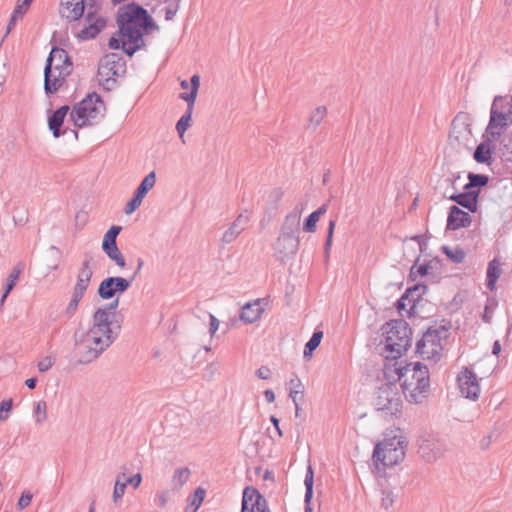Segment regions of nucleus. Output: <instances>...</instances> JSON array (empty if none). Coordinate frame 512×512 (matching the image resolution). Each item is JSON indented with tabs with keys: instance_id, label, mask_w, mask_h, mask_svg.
Returning a JSON list of instances; mask_svg holds the SVG:
<instances>
[{
	"instance_id": "nucleus-34",
	"label": "nucleus",
	"mask_w": 512,
	"mask_h": 512,
	"mask_svg": "<svg viewBox=\"0 0 512 512\" xmlns=\"http://www.w3.org/2000/svg\"><path fill=\"white\" fill-rule=\"evenodd\" d=\"M205 497V490L201 487H198L194 494L189 497L188 505L185 508V512H196L198 508L201 506Z\"/></svg>"
},
{
	"instance_id": "nucleus-51",
	"label": "nucleus",
	"mask_w": 512,
	"mask_h": 512,
	"mask_svg": "<svg viewBox=\"0 0 512 512\" xmlns=\"http://www.w3.org/2000/svg\"><path fill=\"white\" fill-rule=\"evenodd\" d=\"M319 219L315 214L311 213L304 221L303 230L305 232L313 233L316 231V223Z\"/></svg>"
},
{
	"instance_id": "nucleus-32",
	"label": "nucleus",
	"mask_w": 512,
	"mask_h": 512,
	"mask_svg": "<svg viewBox=\"0 0 512 512\" xmlns=\"http://www.w3.org/2000/svg\"><path fill=\"white\" fill-rule=\"evenodd\" d=\"M191 83V91L189 93H181L180 98L187 102L189 106H194L198 89L200 86V77L199 75L195 74L190 79Z\"/></svg>"
},
{
	"instance_id": "nucleus-3",
	"label": "nucleus",
	"mask_w": 512,
	"mask_h": 512,
	"mask_svg": "<svg viewBox=\"0 0 512 512\" xmlns=\"http://www.w3.org/2000/svg\"><path fill=\"white\" fill-rule=\"evenodd\" d=\"M399 386L408 402L422 403L428 396L430 387L428 368L420 362L406 364Z\"/></svg>"
},
{
	"instance_id": "nucleus-20",
	"label": "nucleus",
	"mask_w": 512,
	"mask_h": 512,
	"mask_svg": "<svg viewBox=\"0 0 512 512\" xmlns=\"http://www.w3.org/2000/svg\"><path fill=\"white\" fill-rule=\"evenodd\" d=\"M68 112H69V106L64 105V106L60 107L59 109H57L55 112H53L51 116H49L48 126H49V129L52 131L53 136L55 138H59L61 135H63L65 133L64 131H61L60 128H61Z\"/></svg>"
},
{
	"instance_id": "nucleus-43",
	"label": "nucleus",
	"mask_w": 512,
	"mask_h": 512,
	"mask_svg": "<svg viewBox=\"0 0 512 512\" xmlns=\"http://www.w3.org/2000/svg\"><path fill=\"white\" fill-rule=\"evenodd\" d=\"M122 230L121 226L113 225L109 228V230L105 233L102 246L115 245L116 238L120 234Z\"/></svg>"
},
{
	"instance_id": "nucleus-63",
	"label": "nucleus",
	"mask_w": 512,
	"mask_h": 512,
	"mask_svg": "<svg viewBox=\"0 0 512 512\" xmlns=\"http://www.w3.org/2000/svg\"><path fill=\"white\" fill-rule=\"evenodd\" d=\"M87 8V12L89 9L93 11V14L96 15V11L98 6L96 5V0H84V8Z\"/></svg>"
},
{
	"instance_id": "nucleus-10",
	"label": "nucleus",
	"mask_w": 512,
	"mask_h": 512,
	"mask_svg": "<svg viewBox=\"0 0 512 512\" xmlns=\"http://www.w3.org/2000/svg\"><path fill=\"white\" fill-rule=\"evenodd\" d=\"M126 72V63L118 53H109L101 58L98 71V83L105 89L110 90L116 83V78L124 75Z\"/></svg>"
},
{
	"instance_id": "nucleus-60",
	"label": "nucleus",
	"mask_w": 512,
	"mask_h": 512,
	"mask_svg": "<svg viewBox=\"0 0 512 512\" xmlns=\"http://www.w3.org/2000/svg\"><path fill=\"white\" fill-rule=\"evenodd\" d=\"M429 266L426 264H421L418 267L413 266L411 268V275H419V276H425L428 274Z\"/></svg>"
},
{
	"instance_id": "nucleus-36",
	"label": "nucleus",
	"mask_w": 512,
	"mask_h": 512,
	"mask_svg": "<svg viewBox=\"0 0 512 512\" xmlns=\"http://www.w3.org/2000/svg\"><path fill=\"white\" fill-rule=\"evenodd\" d=\"M442 250L444 254L448 257V259H450L454 263L463 262L466 256L464 250L458 246H443Z\"/></svg>"
},
{
	"instance_id": "nucleus-50",
	"label": "nucleus",
	"mask_w": 512,
	"mask_h": 512,
	"mask_svg": "<svg viewBox=\"0 0 512 512\" xmlns=\"http://www.w3.org/2000/svg\"><path fill=\"white\" fill-rule=\"evenodd\" d=\"M33 495L29 490H24L17 502V508L23 510L31 504Z\"/></svg>"
},
{
	"instance_id": "nucleus-41",
	"label": "nucleus",
	"mask_w": 512,
	"mask_h": 512,
	"mask_svg": "<svg viewBox=\"0 0 512 512\" xmlns=\"http://www.w3.org/2000/svg\"><path fill=\"white\" fill-rule=\"evenodd\" d=\"M459 201L458 204L471 212H475L477 210V203L475 201V195H471L470 193H459Z\"/></svg>"
},
{
	"instance_id": "nucleus-6",
	"label": "nucleus",
	"mask_w": 512,
	"mask_h": 512,
	"mask_svg": "<svg viewBox=\"0 0 512 512\" xmlns=\"http://www.w3.org/2000/svg\"><path fill=\"white\" fill-rule=\"evenodd\" d=\"M105 110L101 97L92 93L73 107L70 117L76 127L82 128L98 124L103 119Z\"/></svg>"
},
{
	"instance_id": "nucleus-55",
	"label": "nucleus",
	"mask_w": 512,
	"mask_h": 512,
	"mask_svg": "<svg viewBox=\"0 0 512 512\" xmlns=\"http://www.w3.org/2000/svg\"><path fill=\"white\" fill-rule=\"evenodd\" d=\"M142 201L143 200L140 197H138L134 194L132 199L130 201H128L125 206V210H124L125 213L127 215L132 214L142 204Z\"/></svg>"
},
{
	"instance_id": "nucleus-14",
	"label": "nucleus",
	"mask_w": 512,
	"mask_h": 512,
	"mask_svg": "<svg viewBox=\"0 0 512 512\" xmlns=\"http://www.w3.org/2000/svg\"><path fill=\"white\" fill-rule=\"evenodd\" d=\"M45 67L47 80L49 81L50 70L54 69L62 75H69L72 70V63L68 53L64 49L54 47L47 58Z\"/></svg>"
},
{
	"instance_id": "nucleus-48",
	"label": "nucleus",
	"mask_w": 512,
	"mask_h": 512,
	"mask_svg": "<svg viewBox=\"0 0 512 512\" xmlns=\"http://www.w3.org/2000/svg\"><path fill=\"white\" fill-rule=\"evenodd\" d=\"M252 216V212L250 213H241L238 215L236 220L233 222L234 228H238L240 232H242L248 225L250 218Z\"/></svg>"
},
{
	"instance_id": "nucleus-8",
	"label": "nucleus",
	"mask_w": 512,
	"mask_h": 512,
	"mask_svg": "<svg viewBox=\"0 0 512 512\" xmlns=\"http://www.w3.org/2000/svg\"><path fill=\"white\" fill-rule=\"evenodd\" d=\"M402 397L398 385H380L373 399V405L384 417L397 416L402 409Z\"/></svg>"
},
{
	"instance_id": "nucleus-46",
	"label": "nucleus",
	"mask_w": 512,
	"mask_h": 512,
	"mask_svg": "<svg viewBox=\"0 0 512 512\" xmlns=\"http://www.w3.org/2000/svg\"><path fill=\"white\" fill-rule=\"evenodd\" d=\"M496 306H497V301L494 298L487 299V303L484 307V312L482 314V320L485 323L491 322Z\"/></svg>"
},
{
	"instance_id": "nucleus-37",
	"label": "nucleus",
	"mask_w": 512,
	"mask_h": 512,
	"mask_svg": "<svg viewBox=\"0 0 512 512\" xmlns=\"http://www.w3.org/2000/svg\"><path fill=\"white\" fill-rule=\"evenodd\" d=\"M22 272V267L21 265H17L13 268L12 272L10 273L9 277H8V282H7V285H6V288H5V291L3 293V296L1 298V304L4 303L6 297L8 296V294L11 292V290L14 288V286L16 285V282L17 280L19 279V276Z\"/></svg>"
},
{
	"instance_id": "nucleus-49",
	"label": "nucleus",
	"mask_w": 512,
	"mask_h": 512,
	"mask_svg": "<svg viewBox=\"0 0 512 512\" xmlns=\"http://www.w3.org/2000/svg\"><path fill=\"white\" fill-rule=\"evenodd\" d=\"M240 233V230L238 228H234V224L232 223V225L224 232L222 242L224 244H229L233 242Z\"/></svg>"
},
{
	"instance_id": "nucleus-16",
	"label": "nucleus",
	"mask_w": 512,
	"mask_h": 512,
	"mask_svg": "<svg viewBox=\"0 0 512 512\" xmlns=\"http://www.w3.org/2000/svg\"><path fill=\"white\" fill-rule=\"evenodd\" d=\"M398 358H386V362L383 367V378L381 379L382 385H398V382H402V374L404 367L402 361H398Z\"/></svg>"
},
{
	"instance_id": "nucleus-21",
	"label": "nucleus",
	"mask_w": 512,
	"mask_h": 512,
	"mask_svg": "<svg viewBox=\"0 0 512 512\" xmlns=\"http://www.w3.org/2000/svg\"><path fill=\"white\" fill-rule=\"evenodd\" d=\"M493 141L494 140H489L488 137H486V140L477 146L474 152V159L476 162L488 165L492 163Z\"/></svg>"
},
{
	"instance_id": "nucleus-7",
	"label": "nucleus",
	"mask_w": 512,
	"mask_h": 512,
	"mask_svg": "<svg viewBox=\"0 0 512 512\" xmlns=\"http://www.w3.org/2000/svg\"><path fill=\"white\" fill-rule=\"evenodd\" d=\"M302 210L295 209L285 217L275 251L282 260L294 255L299 248V226Z\"/></svg>"
},
{
	"instance_id": "nucleus-2",
	"label": "nucleus",
	"mask_w": 512,
	"mask_h": 512,
	"mask_svg": "<svg viewBox=\"0 0 512 512\" xmlns=\"http://www.w3.org/2000/svg\"><path fill=\"white\" fill-rule=\"evenodd\" d=\"M117 23L123 38L121 48L130 57L144 46L143 30L157 28L147 10L135 4L127 5L119 11Z\"/></svg>"
},
{
	"instance_id": "nucleus-42",
	"label": "nucleus",
	"mask_w": 512,
	"mask_h": 512,
	"mask_svg": "<svg viewBox=\"0 0 512 512\" xmlns=\"http://www.w3.org/2000/svg\"><path fill=\"white\" fill-rule=\"evenodd\" d=\"M323 337V333L321 331H316L313 333L310 340L306 343L304 348V356L312 355V352L320 345L321 339Z\"/></svg>"
},
{
	"instance_id": "nucleus-26",
	"label": "nucleus",
	"mask_w": 512,
	"mask_h": 512,
	"mask_svg": "<svg viewBox=\"0 0 512 512\" xmlns=\"http://www.w3.org/2000/svg\"><path fill=\"white\" fill-rule=\"evenodd\" d=\"M313 482H314V472H313L311 465H309L307 468V472H306L305 480H304V484H305V488H306L305 498H304L305 512H313V510L310 506V502H311V499L313 496Z\"/></svg>"
},
{
	"instance_id": "nucleus-59",
	"label": "nucleus",
	"mask_w": 512,
	"mask_h": 512,
	"mask_svg": "<svg viewBox=\"0 0 512 512\" xmlns=\"http://www.w3.org/2000/svg\"><path fill=\"white\" fill-rule=\"evenodd\" d=\"M123 481L125 482V484H130L132 485L134 488H138L139 485L141 484V481H142V476L140 473H137L131 477H127V478H123Z\"/></svg>"
},
{
	"instance_id": "nucleus-25",
	"label": "nucleus",
	"mask_w": 512,
	"mask_h": 512,
	"mask_svg": "<svg viewBox=\"0 0 512 512\" xmlns=\"http://www.w3.org/2000/svg\"><path fill=\"white\" fill-rule=\"evenodd\" d=\"M289 397L291 398L294 405H297V402H303L304 400V385L302 381L298 378H292L289 383Z\"/></svg>"
},
{
	"instance_id": "nucleus-40",
	"label": "nucleus",
	"mask_w": 512,
	"mask_h": 512,
	"mask_svg": "<svg viewBox=\"0 0 512 512\" xmlns=\"http://www.w3.org/2000/svg\"><path fill=\"white\" fill-rule=\"evenodd\" d=\"M469 183L464 186V189H474L485 186L488 183V176L482 174H468Z\"/></svg>"
},
{
	"instance_id": "nucleus-18",
	"label": "nucleus",
	"mask_w": 512,
	"mask_h": 512,
	"mask_svg": "<svg viewBox=\"0 0 512 512\" xmlns=\"http://www.w3.org/2000/svg\"><path fill=\"white\" fill-rule=\"evenodd\" d=\"M59 12L69 21L79 20L84 13V0H61Z\"/></svg>"
},
{
	"instance_id": "nucleus-33",
	"label": "nucleus",
	"mask_w": 512,
	"mask_h": 512,
	"mask_svg": "<svg viewBox=\"0 0 512 512\" xmlns=\"http://www.w3.org/2000/svg\"><path fill=\"white\" fill-rule=\"evenodd\" d=\"M102 250L112 261L115 262L117 266H119L120 268H124L126 266L125 258L119 250V248L117 247V244L102 246Z\"/></svg>"
},
{
	"instance_id": "nucleus-64",
	"label": "nucleus",
	"mask_w": 512,
	"mask_h": 512,
	"mask_svg": "<svg viewBox=\"0 0 512 512\" xmlns=\"http://www.w3.org/2000/svg\"><path fill=\"white\" fill-rule=\"evenodd\" d=\"M268 305L267 299H259L258 298V319L261 316V313L265 310V307Z\"/></svg>"
},
{
	"instance_id": "nucleus-1",
	"label": "nucleus",
	"mask_w": 512,
	"mask_h": 512,
	"mask_svg": "<svg viewBox=\"0 0 512 512\" xmlns=\"http://www.w3.org/2000/svg\"><path fill=\"white\" fill-rule=\"evenodd\" d=\"M103 313L92 316L89 330L76 338V345L81 350V363H91L98 359L117 339L121 323H108Z\"/></svg>"
},
{
	"instance_id": "nucleus-53",
	"label": "nucleus",
	"mask_w": 512,
	"mask_h": 512,
	"mask_svg": "<svg viewBox=\"0 0 512 512\" xmlns=\"http://www.w3.org/2000/svg\"><path fill=\"white\" fill-rule=\"evenodd\" d=\"M54 363H55L54 357L45 356L43 359H41L38 362L37 367L41 373H44V372L48 371L54 365Z\"/></svg>"
},
{
	"instance_id": "nucleus-28",
	"label": "nucleus",
	"mask_w": 512,
	"mask_h": 512,
	"mask_svg": "<svg viewBox=\"0 0 512 512\" xmlns=\"http://www.w3.org/2000/svg\"><path fill=\"white\" fill-rule=\"evenodd\" d=\"M155 183L156 173L152 171L144 177L134 194L143 200L149 190L155 186Z\"/></svg>"
},
{
	"instance_id": "nucleus-31",
	"label": "nucleus",
	"mask_w": 512,
	"mask_h": 512,
	"mask_svg": "<svg viewBox=\"0 0 512 512\" xmlns=\"http://www.w3.org/2000/svg\"><path fill=\"white\" fill-rule=\"evenodd\" d=\"M193 107L194 106H189L187 104L186 112L181 116V118L176 123V130L181 139L184 138L185 132L191 126Z\"/></svg>"
},
{
	"instance_id": "nucleus-44",
	"label": "nucleus",
	"mask_w": 512,
	"mask_h": 512,
	"mask_svg": "<svg viewBox=\"0 0 512 512\" xmlns=\"http://www.w3.org/2000/svg\"><path fill=\"white\" fill-rule=\"evenodd\" d=\"M93 276V269L89 259L82 262L81 267L77 274V279L91 282Z\"/></svg>"
},
{
	"instance_id": "nucleus-29",
	"label": "nucleus",
	"mask_w": 512,
	"mask_h": 512,
	"mask_svg": "<svg viewBox=\"0 0 512 512\" xmlns=\"http://www.w3.org/2000/svg\"><path fill=\"white\" fill-rule=\"evenodd\" d=\"M256 496V488L248 486L243 491L242 509L241 512H255L256 501L253 498Z\"/></svg>"
},
{
	"instance_id": "nucleus-52",
	"label": "nucleus",
	"mask_w": 512,
	"mask_h": 512,
	"mask_svg": "<svg viewBox=\"0 0 512 512\" xmlns=\"http://www.w3.org/2000/svg\"><path fill=\"white\" fill-rule=\"evenodd\" d=\"M419 453L423 459L427 462H433L437 459L438 455L433 450L429 449L428 445H421Z\"/></svg>"
},
{
	"instance_id": "nucleus-23",
	"label": "nucleus",
	"mask_w": 512,
	"mask_h": 512,
	"mask_svg": "<svg viewBox=\"0 0 512 512\" xmlns=\"http://www.w3.org/2000/svg\"><path fill=\"white\" fill-rule=\"evenodd\" d=\"M327 116V107L319 105L312 109L309 113L306 129L316 130V128L322 123L324 118Z\"/></svg>"
},
{
	"instance_id": "nucleus-45",
	"label": "nucleus",
	"mask_w": 512,
	"mask_h": 512,
	"mask_svg": "<svg viewBox=\"0 0 512 512\" xmlns=\"http://www.w3.org/2000/svg\"><path fill=\"white\" fill-rule=\"evenodd\" d=\"M82 298H83L82 295H79L77 293L72 292L71 299H70V301H69V303H68V305H67V307L65 309V315L68 318H71L72 316H74V314L77 311L79 302L81 301Z\"/></svg>"
},
{
	"instance_id": "nucleus-19",
	"label": "nucleus",
	"mask_w": 512,
	"mask_h": 512,
	"mask_svg": "<svg viewBox=\"0 0 512 512\" xmlns=\"http://www.w3.org/2000/svg\"><path fill=\"white\" fill-rule=\"evenodd\" d=\"M471 223V217L467 212H464L457 206H452L447 218V229L457 230L462 227H467Z\"/></svg>"
},
{
	"instance_id": "nucleus-39",
	"label": "nucleus",
	"mask_w": 512,
	"mask_h": 512,
	"mask_svg": "<svg viewBox=\"0 0 512 512\" xmlns=\"http://www.w3.org/2000/svg\"><path fill=\"white\" fill-rule=\"evenodd\" d=\"M33 417L37 424H42L47 420V404L44 400L35 403Z\"/></svg>"
},
{
	"instance_id": "nucleus-27",
	"label": "nucleus",
	"mask_w": 512,
	"mask_h": 512,
	"mask_svg": "<svg viewBox=\"0 0 512 512\" xmlns=\"http://www.w3.org/2000/svg\"><path fill=\"white\" fill-rule=\"evenodd\" d=\"M256 300L245 303L239 313L238 320L243 324H252L256 321Z\"/></svg>"
},
{
	"instance_id": "nucleus-4",
	"label": "nucleus",
	"mask_w": 512,
	"mask_h": 512,
	"mask_svg": "<svg viewBox=\"0 0 512 512\" xmlns=\"http://www.w3.org/2000/svg\"><path fill=\"white\" fill-rule=\"evenodd\" d=\"M386 358H399L410 347L412 330L402 319L391 320L383 328Z\"/></svg>"
},
{
	"instance_id": "nucleus-56",
	"label": "nucleus",
	"mask_w": 512,
	"mask_h": 512,
	"mask_svg": "<svg viewBox=\"0 0 512 512\" xmlns=\"http://www.w3.org/2000/svg\"><path fill=\"white\" fill-rule=\"evenodd\" d=\"M206 315L209 318V334L212 339L219 329L220 322L212 313L207 312Z\"/></svg>"
},
{
	"instance_id": "nucleus-13",
	"label": "nucleus",
	"mask_w": 512,
	"mask_h": 512,
	"mask_svg": "<svg viewBox=\"0 0 512 512\" xmlns=\"http://www.w3.org/2000/svg\"><path fill=\"white\" fill-rule=\"evenodd\" d=\"M472 117L467 112H459L451 123V137L460 144L467 145L472 138Z\"/></svg>"
},
{
	"instance_id": "nucleus-22",
	"label": "nucleus",
	"mask_w": 512,
	"mask_h": 512,
	"mask_svg": "<svg viewBox=\"0 0 512 512\" xmlns=\"http://www.w3.org/2000/svg\"><path fill=\"white\" fill-rule=\"evenodd\" d=\"M68 75H62L54 69L50 70L49 82H47L46 68L44 69V89L46 93L56 92L63 84Z\"/></svg>"
},
{
	"instance_id": "nucleus-62",
	"label": "nucleus",
	"mask_w": 512,
	"mask_h": 512,
	"mask_svg": "<svg viewBox=\"0 0 512 512\" xmlns=\"http://www.w3.org/2000/svg\"><path fill=\"white\" fill-rule=\"evenodd\" d=\"M24 16V14H20V15H17L16 13V8L14 9L13 13H12V16L10 18V21L8 23V26H7V34L13 29V27L15 26L16 22L19 20V19H22V17Z\"/></svg>"
},
{
	"instance_id": "nucleus-11",
	"label": "nucleus",
	"mask_w": 512,
	"mask_h": 512,
	"mask_svg": "<svg viewBox=\"0 0 512 512\" xmlns=\"http://www.w3.org/2000/svg\"><path fill=\"white\" fill-rule=\"evenodd\" d=\"M502 100L497 96L490 110V119L485 131V137L489 140H498L505 132L507 127L512 123V113L504 104H499Z\"/></svg>"
},
{
	"instance_id": "nucleus-35",
	"label": "nucleus",
	"mask_w": 512,
	"mask_h": 512,
	"mask_svg": "<svg viewBox=\"0 0 512 512\" xmlns=\"http://www.w3.org/2000/svg\"><path fill=\"white\" fill-rule=\"evenodd\" d=\"M190 470L188 468H180L174 472L172 477V489L179 491L183 485L189 480Z\"/></svg>"
},
{
	"instance_id": "nucleus-5",
	"label": "nucleus",
	"mask_w": 512,
	"mask_h": 512,
	"mask_svg": "<svg viewBox=\"0 0 512 512\" xmlns=\"http://www.w3.org/2000/svg\"><path fill=\"white\" fill-rule=\"evenodd\" d=\"M449 335V329L445 326L429 328L417 341L416 353L423 360L437 363L443 355Z\"/></svg>"
},
{
	"instance_id": "nucleus-47",
	"label": "nucleus",
	"mask_w": 512,
	"mask_h": 512,
	"mask_svg": "<svg viewBox=\"0 0 512 512\" xmlns=\"http://www.w3.org/2000/svg\"><path fill=\"white\" fill-rule=\"evenodd\" d=\"M335 225H336V221L335 220H330L329 226H328V231H327V238H326V241H325V244H324V253H325V258L326 259L329 258V253H330V249H331V246H332V240H333V233H334Z\"/></svg>"
},
{
	"instance_id": "nucleus-12",
	"label": "nucleus",
	"mask_w": 512,
	"mask_h": 512,
	"mask_svg": "<svg viewBox=\"0 0 512 512\" xmlns=\"http://www.w3.org/2000/svg\"><path fill=\"white\" fill-rule=\"evenodd\" d=\"M458 389L462 397L476 401L480 396V384L476 374L469 368L463 367L457 376Z\"/></svg>"
},
{
	"instance_id": "nucleus-9",
	"label": "nucleus",
	"mask_w": 512,
	"mask_h": 512,
	"mask_svg": "<svg viewBox=\"0 0 512 512\" xmlns=\"http://www.w3.org/2000/svg\"><path fill=\"white\" fill-rule=\"evenodd\" d=\"M405 445L402 437L394 436L379 442L373 452V461L378 466H393L403 460Z\"/></svg>"
},
{
	"instance_id": "nucleus-38",
	"label": "nucleus",
	"mask_w": 512,
	"mask_h": 512,
	"mask_svg": "<svg viewBox=\"0 0 512 512\" xmlns=\"http://www.w3.org/2000/svg\"><path fill=\"white\" fill-rule=\"evenodd\" d=\"M123 478H124V473L119 474L116 477L114 490H113V494H112V500L115 504H118L121 501L123 495L125 494L127 485L123 481Z\"/></svg>"
},
{
	"instance_id": "nucleus-61",
	"label": "nucleus",
	"mask_w": 512,
	"mask_h": 512,
	"mask_svg": "<svg viewBox=\"0 0 512 512\" xmlns=\"http://www.w3.org/2000/svg\"><path fill=\"white\" fill-rule=\"evenodd\" d=\"M157 504L159 507H164L169 501V491L165 490L157 495Z\"/></svg>"
},
{
	"instance_id": "nucleus-54",
	"label": "nucleus",
	"mask_w": 512,
	"mask_h": 512,
	"mask_svg": "<svg viewBox=\"0 0 512 512\" xmlns=\"http://www.w3.org/2000/svg\"><path fill=\"white\" fill-rule=\"evenodd\" d=\"M12 405V399L3 400L0 403V421H4L8 418V413L11 411Z\"/></svg>"
},
{
	"instance_id": "nucleus-57",
	"label": "nucleus",
	"mask_w": 512,
	"mask_h": 512,
	"mask_svg": "<svg viewBox=\"0 0 512 512\" xmlns=\"http://www.w3.org/2000/svg\"><path fill=\"white\" fill-rule=\"evenodd\" d=\"M89 285H90L89 281L77 279L76 284H75V286L73 288V292L77 293L79 295L84 296V294H85L87 288L89 287Z\"/></svg>"
},
{
	"instance_id": "nucleus-30",
	"label": "nucleus",
	"mask_w": 512,
	"mask_h": 512,
	"mask_svg": "<svg viewBox=\"0 0 512 512\" xmlns=\"http://www.w3.org/2000/svg\"><path fill=\"white\" fill-rule=\"evenodd\" d=\"M118 305H119V298H116L111 303L107 304L106 306L96 309V311L94 312L93 315H98V314L103 313V318H105V317L107 318L106 322H108V323L119 322L118 320H115V316H116L115 310L117 309Z\"/></svg>"
},
{
	"instance_id": "nucleus-17",
	"label": "nucleus",
	"mask_w": 512,
	"mask_h": 512,
	"mask_svg": "<svg viewBox=\"0 0 512 512\" xmlns=\"http://www.w3.org/2000/svg\"><path fill=\"white\" fill-rule=\"evenodd\" d=\"M86 21L88 25L78 33V37L82 40L95 38L106 24L104 19L94 15L90 9L86 15Z\"/></svg>"
},
{
	"instance_id": "nucleus-24",
	"label": "nucleus",
	"mask_w": 512,
	"mask_h": 512,
	"mask_svg": "<svg viewBox=\"0 0 512 512\" xmlns=\"http://www.w3.org/2000/svg\"><path fill=\"white\" fill-rule=\"evenodd\" d=\"M502 273L501 263L497 258H494L488 263L487 267V287L490 291H493L496 286V282Z\"/></svg>"
},
{
	"instance_id": "nucleus-58",
	"label": "nucleus",
	"mask_w": 512,
	"mask_h": 512,
	"mask_svg": "<svg viewBox=\"0 0 512 512\" xmlns=\"http://www.w3.org/2000/svg\"><path fill=\"white\" fill-rule=\"evenodd\" d=\"M33 0H17L16 13L17 15L25 14Z\"/></svg>"
},
{
	"instance_id": "nucleus-15",
	"label": "nucleus",
	"mask_w": 512,
	"mask_h": 512,
	"mask_svg": "<svg viewBox=\"0 0 512 512\" xmlns=\"http://www.w3.org/2000/svg\"><path fill=\"white\" fill-rule=\"evenodd\" d=\"M132 284V279L123 277L105 278L99 285L98 295L104 300L113 298L117 293L125 292Z\"/></svg>"
}]
</instances>
